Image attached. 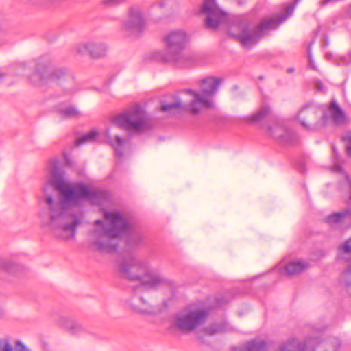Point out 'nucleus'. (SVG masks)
Returning a JSON list of instances; mask_svg holds the SVG:
<instances>
[{"mask_svg":"<svg viewBox=\"0 0 351 351\" xmlns=\"http://www.w3.org/2000/svg\"><path fill=\"white\" fill-rule=\"evenodd\" d=\"M230 351H245V350H244L243 346H241V347H238V348H234L232 349Z\"/></svg>","mask_w":351,"mask_h":351,"instance_id":"nucleus-35","label":"nucleus"},{"mask_svg":"<svg viewBox=\"0 0 351 351\" xmlns=\"http://www.w3.org/2000/svg\"><path fill=\"white\" fill-rule=\"evenodd\" d=\"M125 0H111V5H117L125 2Z\"/></svg>","mask_w":351,"mask_h":351,"instance_id":"nucleus-33","label":"nucleus"},{"mask_svg":"<svg viewBox=\"0 0 351 351\" xmlns=\"http://www.w3.org/2000/svg\"><path fill=\"white\" fill-rule=\"evenodd\" d=\"M123 236L128 237L130 245H138L143 240L142 233L122 213L111 210V239Z\"/></svg>","mask_w":351,"mask_h":351,"instance_id":"nucleus-8","label":"nucleus"},{"mask_svg":"<svg viewBox=\"0 0 351 351\" xmlns=\"http://www.w3.org/2000/svg\"><path fill=\"white\" fill-rule=\"evenodd\" d=\"M111 121L118 127L134 134H142L152 127L146 111L139 104L129 106L115 116Z\"/></svg>","mask_w":351,"mask_h":351,"instance_id":"nucleus-6","label":"nucleus"},{"mask_svg":"<svg viewBox=\"0 0 351 351\" xmlns=\"http://www.w3.org/2000/svg\"><path fill=\"white\" fill-rule=\"evenodd\" d=\"M19 74L27 75L31 82L37 86H43L45 84H52L56 83L65 73L62 69L52 71L51 69L47 67L43 71L39 70L32 76H29L30 69L23 64L19 66Z\"/></svg>","mask_w":351,"mask_h":351,"instance_id":"nucleus-11","label":"nucleus"},{"mask_svg":"<svg viewBox=\"0 0 351 351\" xmlns=\"http://www.w3.org/2000/svg\"><path fill=\"white\" fill-rule=\"evenodd\" d=\"M142 304L141 306L146 307L147 311H140V313H152L154 311L153 306L150 302L144 297L141 295Z\"/></svg>","mask_w":351,"mask_h":351,"instance_id":"nucleus-26","label":"nucleus"},{"mask_svg":"<svg viewBox=\"0 0 351 351\" xmlns=\"http://www.w3.org/2000/svg\"><path fill=\"white\" fill-rule=\"evenodd\" d=\"M245 351H264L265 343L263 341H252L243 346Z\"/></svg>","mask_w":351,"mask_h":351,"instance_id":"nucleus-22","label":"nucleus"},{"mask_svg":"<svg viewBox=\"0 0 351 351\" xmlns=\"http://www.w3.org/2000/svg\"><path fill=\"white\" fill-rule=\"evenodd\" d=\"M207 317L208 313L204 308L193 306L178 313L175 324L182 331L189 332L203 324Z\"/></svg>","mask_w":351,"mask_h":351,"instance_id":"nucleus-10","label":"nucleus"},{"mask_svg":"<svg viewBox=\"0 0 351 351\" xmlns=\"http://www.w3.org/2000/svg\"><path fill=\"white\" fill-rule=\"evenodd\" d=\"M269 130L270 134L282 143L289 144L295 140L294 132L286 128L282 123H274Z\"/></svg>","mask_w":351,"mask_h":351,"instance_id":"nucleus-16","label":"nucleus"},{"mask_svg":"<svg viewBox=\"0 0 351 351\" xmlns=\"http://www.w3.org/2000/svg\"><path fill=\"white\" fill-rule=\"evenodd\" d=\"M351 220V213L346 210L343 213H337L327 217L326 222L330 225H335L341 223L343 221Z\"/></svg>","mask_w":351,"mask_h":351,"instance_id":"nucleus-19","label":"nucleus"},{"mask_svg":"<svg viewBox=\"0 0 351 351\" xmlns=\"http://www.w3.org/2000/svg\"><path fill=\"white\" fill-rule=\"evenodd\" d=\"M57 112L61 119L77 118L81 115L80 112L72 106L60 107Z\"/></svg>","mask_w":351,"mask_h":351,"instance_id":"nucleus-20","label":"nucleus"},{"mask_svg":"<svg viewBox=\"0 0 351 351\" xmlns=\"http://www.w3.org/2000/svg\"><path fill=\"white\" fill-rule=\"evenodd\" d=\"M15 351H31L21 341H16L15 343Z\"/></svg>","mask_w":351,"mask_h":351,"instance_id":"nucleus-31","label":"nucleus"},{"mask_svg":"<svg viewBox=\"0 0 351 351\" xmlns=\"http://www.w3.org/2000/svg\"><path fill=\"white\" fill-rule=\"evenodd\" d=\"M204 330L206 333L211 335L222 331L223 329L220 325L214 324L210 327L206 328Z\"/></svg>","mask_w":351,"mask_h":351,"instance_id":"nucleus-28","label":"nucleus"},{"mask_svg":"<svg viewBox=\"0 0 351 351\" xmlns=\"http://www.w3.org/2000/svg\"><path fill=\"white\" fill-rule=\"evenodd\" d=\"M49 172V178L43 186L42 197L49 218L43 222V225L59 239H73L81 220L71 213V208L80 205L84 200L101 206L106 201V195L101 190L88 188L83 183L68 181L58 170L55 161L50 165Z\"/></svg>","mask_w":351,"mask_h":351,"instance_id":"nucleus-1","label":"nucleus"},{"mask_svg":"<svg viewBox=\"0 0 351 351\" xmlns=\"http://www.w3.org/2000/svg\"><path fill=\"white\" fill-rule=\"evenodd\" d=\"M181 106H182V103L180 100H178L172 104L162 105L161 107V109L162 111H168V110H171L174 108H178Z\"/></svg>","mask_w":351,"mask_h":351,"instance_id":"nucleus-29","label":"nucleus"},{"mask_svg":"<svg viewBox=\"0 0 351 351\" xmlns=\"http://www.w3.org/2000/svg\"><path fill=\"white\" fill-rule=\"evenodd\" d=\"M106 136V132L105 131L94 129L76 139L75 144L80 146L91 142H102L105 140Z\"/></svg>","mask_w":351,"mask_h":351,"instance_id":"nucleus-18","label":"nucleus"},{"mask_svg":"<svg viewBox=\"0 0 351 351\" xmlns=\"http://www.w3.org/2000/svg\"><path fill=\"white\" fill-rule=\"evenodd\" d=\"M12 346L6 339H0V351H13Z\"/></svg>","mask_w":351,"mask_h":351,"instance_id":"nucleus-30","label":"nucleus"},{"mask_svg":"<svg viewBox=\"0 0 351 351\" xmlns=\"http://www.w3.org/2000/svg\"><path fill=\"white\" fill-rule=\"evenodd\" d=\"M104 219L97 220L90 233V247L101 253L110 252V211H104Z\"/></svg>","mask_w":351,"mask_h":351,"instance_id":"nucleus-9","label":"nucleus"},{"mask_svg":"<svg viewBox=\"0 0 351 351\" xmlns=\"http://www.w3.org/2000/svg\"><path fill=\"white\" fill-rule=\"evenodd\" d=\"M148 267L147 261L137 256H129L119 263V272L123 278L140 282L139 287L136 288L135 293L130 300L132 308L138 313L147 311L146 307L141 305L142 299L139 293L148 287H156L165 282L160 276L148 272Z\"/></svg>","mask_w":351,"mask_h":351,"instance_id":"nucleus-2","label":"nucleus"},{"mask_svg":"<svg viewBox=\"0 0 351 351\" xmlns=\"http://www.w3.org/2000/svg\"><path fill=\"white\" fill-rule=\"evenodd\" d=\"M201 13L206 14V27L215 29L225 19V13L217 5L215 0H204Z\"/></svg>","mask_w":351,"mask_h":351,"instance_id":"nucleus-13","label":"nucleus"},{"mask_svg":"<svg viewBox=\"0 0 351 351\" xmlns=\"http://www.w3.org/2000/svg\"><path fill=\"white\" fill-rule=\"evenodd\" d=\"M77 50L80 54L88 53L92 58H97L103 57L106 54L108 45L102 42L83 43L77 46Z\"/></svg>","mask_w":351,"mask_h":351,"instance_id":"nucleus-15","label":"nucleus"},{"mask_svg":"<svg viewBox=\"0 0 351 351\" xmlns=\"http://www.w3.org/2000/svg\"><path fill=\"white\" fill-rule=\"evenodd\" d=\"M269 108L267 106H263L258 112L254 114L250 117V120L252 122H258L264 119L266 115L269 113Z\"/></svg>","mask_w":351,"mask_h":351,"instance_id":"nucleus-24","label":"nucleus"},{"mask_svg":"<svg viewBox=\"0 0 351 351\" xmlns=\"http://www.w3.org/2000/svg\"><path fill=\"white\" fill-rule=\"evenodd\" d=\"M221 79L215 77H206L199 83L200 93L189 90L191 97L189 108L193 113H198L203 108L212 106V96L217 92L221 83Z\"/></svg>","mask_w":351,"mask_h":351,"instance_id":"nucleus-7","label":"nucleus"},{"mask_svg":"<svg viewBox=\"0 0 351 351\" xmlns=\"http://www.w3.org/2000/svg\"><path fill=\"white\" fill-rule=\"evenodd\" d=\"M4 309L1 305H0V317H3L4 315Z\"/></svg>","mask_w":351,"mask_h":351,"instance_id":"nucleus-36","label":"nucleus"},{"mask_svg":"<svg viewBox=\"0 0 351 351\" xmlns=\"http://www.w3.org/2000/svg\"><path fill=\"white\" fill-rule=\"evenodd\" d=\"M128 144L129 143L127 138L116 136L113 145L116 154L117 156H122L123 151L127 148Z\"/></svg>","mask_w":351,"mask_h":351,"instance_id":"nucleus-21","label":"nucleus"},{"mask_svg":"<svg viewBox=\"0 0 351 351\" xmlns=\"http://www.w3.org/2000/svg\"><path fill=\"white\" fill-rule=\"evenodd\" d=\"M293 10L294 6L289 5L285 8L282 15L275 19H264L256 29L245 24H241L232 27L231 33L244 47L250 48L258 41L261 35L266 34L269 30L276 29L282 21L291 15Z\"/></svg>","mask_w":351,"mask_h":351,"instance_id":"nucleus-5","label":"nucleus"},{"mask_svg":"<svg viewBox=\"0 0 351 351\" xmlns=\"http://www.w3.org/2000/svg\"><path fill=\"white\" fill-rule=\"evenodd\" d=\"M339 346V342L337 339H334L332 342H326L323 347L327 349L326 351H335Z\"/></svg>","mask_w":351,"mask_h":351,"instance_id":"nucleus-27","label":"nucleus"},{"mask_svg":"<svg viewBox=\"0 0 351 351\" xmlns=\"http://www.w3.org/2000/svg\"><path fill=\"white\" fill-rule=\"evenodd\" d=\"M343 139L347 141L346 149L348 154L351 156V134H347L343 137Z\"/></svg>","mask_w":351,"mask_h":351,"instance_id":"nucleus-32","label":"nucleus"},{"mask_svg":"<svg viewBox=\"0 0 351 351\" xmlns=\"http://www.w3.org/2000/svg\"><path fill=\"white\" fill-rule=\"evenodd\" d=\"M1 76V73H0V77Z\"/></svg>","mask_w":351,"mask_h":351,"instance_id":"nucleus-38","label":"nucleus"},{"mask_svg":"<svg viewBox=\"0 0 351 351\" xmlns=\"http://www.w3.org/2000/svg\"><path fill=\"white\" fill-rule=\"evenodd\" d=\"M316 88L318 90L322 91V84L320 82H316Z\"/></svg>","mask_w":351,"mask_h":351,"instance_id":"nucleus-34","label":"nucleus"},{"mask_svg":"<svg viewBox=\"0 0 351 351\" xmlns=\"http://www.w3.org/2000/svg\"><path fill=\"white\" fill-rule=\"evenodd\" d=\"M269 108L267 106H263L258 112L254 114L250 117V120L252 122H258L264 119L266 115L269 113Z\"/></svg>","mask_w":351,"mask_h":351,"instance_id":"nucleus-25","label":"nucleus"},{"mask_svg":"<svg viewBox=\"0 0 351 351\" xmlns=\"http://www.w3.org/2000/svg\"><path fill=\"white\" fill-rule=\"evenodd\" d=\"M308 267L309 265L307 262L298 260L287 263L282 261L277 265L276 269L282 274L292 276L301 273Z\"/></svg>","mask_w":351,"mask_h":351,"instance_id":"nucleus-17","label":"nucleus"},{"mask_svg":"<svg viewBox=\"0 0 351 351\" xmlns=\"http://www.w3.org/2000/svg\"><path fill=\"white\" fill-rule=\"evenodd\" d=\"M19 266L12 263L0 259V269H2L10 274H16L19 269Z\"/></svg>","mask_w":351,"mask_h":351,"instance_id":"nucleus-23","label":"nucleus"},{"mask_svg":"<svg viewBox=\"0 0 351 351\" xmlns=\"http://www.w3.org/2000/svg\"><path fill=\"white\" fill-rule=\"evenodd\" d=\"M146 21L143 10L138 7L130 8L123 23L125 31L130 35L138 36L144 31Z\"/></svg>","mask_w":351,"mask_h":351,"instance_id":"nucleus-12","label":"nucleus"},{"mask_svg":"<svg viewBox=\"0 0 351 351\" xmlns=\"http://www.w3.org/2000/svg\"><path fill=\"white\" fill-rule=\"evenodd\" d=\"M296 119L303 128L315 130L330 123L343 124L346 118L342 110L335 102H332L326 114L316 106H308L299 111Z\"/></svg>","mask_w":351,"mask_h":351,"instance_id":"nucleus-4","label":"nucleus"},{"mask_svg":"<svg viewBox=\"0 0 351 351\" xmlns=\"http://www.w3.org/2000/svg\"><path fill=\"white\" fill-rule=\"evenodd\" d=\"M110 250H111V258L113 256L114 257V253H113V246H112V243H111V248H110Z\"/></svg>","mask_w":351,"mask_h":351,"instance_id":"nucleus-37","label":"nucleus"},{"mask_svg":"<svg viewBox=\"0 0 351 351\" xmlns=\"http://www.w3.org/2000/svg\"><path fill=\"white\" fill-rule=\"evenodd\" d=\"M340 256L348 263L345 271L341 274L339 282L345 287H351V238L340 247Z\"/></svg>","mask_w":351,"mask_h":351,"instance_id":"nucleus-14","label":"nucleus"},{"mask_svg":"<svg viewBox=\"0 0 351 351\" xmlns=\"http://www.w3.org/2000/svg\"><path fill=\"white\" fill-rule=\"evenodd\" d=\"M189 40V34L184 29H173L167 32L162 38L167 49V55L162 56L160 52L156 51L154 53V58L157 60L172 62L179 67L190 66L193 58L186 49Z\"/></svg>","mask_w":351,"mask_h":351,"instance_id":"nucleus-3","label":"nucleus"}]
</instances>
